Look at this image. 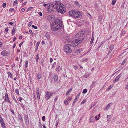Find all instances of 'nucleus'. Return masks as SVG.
<instances>
[{
	"label": "nucleus",
	"instance_id": "9d476101",
	"mask_svg": "<svg viewBox=\"0 0 128 128\" xmlns=\"http://www.w3.org/2000/svg\"><path fill=\"white\" fill-rule=\"evenodd\" d=\"M52 95V94L49 92H47L46 95V97L47 100H48L49 98H50Z\"/></svg>",
	"mask_w": 128,
	"mask_h": 128
},
{
	"label": "nucleus",
	"instance_id": "c9c22d12",
	"mask_svg": "<svg viewBox=\"0 0 128 128\" xmlns=\"http://www.w3.org/2000/svg\"><path fill=\"white\" fill-rule=\"evenodd\" d=\"M113 87V86H112V85H111L108 88H107V90H109L111 88H112V87Z\"/></svg>",
	"mask_w": 128,
	"mask_h": 128
},
{
	"label": "nucleus",
	"instance_id": "ea45409f",
	"mask_svg": "<svg viewBox=\"0 0 128 128\" xmlns=\"http://www.w3.org/2000/svg\"><path fill=\"white\" fill-rule=\"evenodd\" d=\"M56 62H55L53 64L52 66V68H54L55 66L56 65Z\"/></svg>",
	"mask_w": 128,
	"mask_h": 128
},
{
	"label": "nucleus",
	"instance_id": "a18cd8bd",
	"mask_svg": "<svg viewBox=\"0 0 128 128\" xmlns=\"http://www.w3.org/2000/svg\"><path fill=\"white\" fill-rule=\"evenodd\" d=\"M14 8H10L9 10V12H13L14 11Z\"/></svg>",
	"mask_w": 128,
	"mask_h": 128
},
{
	"label": "nucleus",
	"instance_id": "a211bd4d",
	"mask_svg": "<svg viewBox=\"0 0 128 128\" xmlns=\"http://www.w3.org/2000/svg\"><path fill=\"white\" fill-rule=\"evenodd\" d=\"M42 77V76L40 73H38L37 75V78L38 79H40Z\"/></svg>",
	"mask_w": 128,
	"mask_h": 128
},
{
	"label": "nucleus",
	"instance_id": "0eeeda50",
	"mask_svg": "<svg viewBox=\"0 0 128 128\" xmlns=\"http://www.w3.org/2000/svg\"><path fill=\"white\" fill-rule=\"evenodd\" d=\"M85 30H81L76 35L75 37L76 38H78L82 36L85 33Z\"/></svg>",
	"mask_w": 128,
	"mask_h": 128
},
{
	"label": "nucleus",
	"instance_id": "680f3d73",
	"mask_svg": "<svg viewBox=\"0 0 128 128\" xmlns=\"http://www.w3.org/2000/svg\"><path fill=\"white\" fill-rule=\"evenodd\" d=\"M22 98L20 97H19V98H18V99L21 102V100H22Z\"/></svg>",
	"mask_w": 128,
	"mask_h": 128
},
{
	"label": "nucleus",
	"instance_id": "473e14b6",
	"mask_svg": "<svg viewBox=\"0 0 128 128\" xmlns=\"http://www.w3.org/2000/svg\"><path fill=\"white\" fill-rule=\"evenodd\" d=\"M87 91V90L86 89H84L83 90L82 92V93L83 94H85L86 92Z\"/></svg>",
	"mask_w": 128,
	"mask_h": 128
},
{
	"label": "nucleus",
	"instance_id": "2eb2a0df",
	"mask_svg": "<svg viewBox=\"0 0 128 128\" xmlns=\"http://www.w3.org/2000/svg\"><path fill=\"white\" fill-rule=\"evenodd\" d=\"M114 48V46L113 45H111L110 47V50L109 51L108 53V54H109L110 53L112 52V50H113Z\"/></svg>",
	"mask_w": 128,
	"mask_h": 128
},
{
	"label": "nucleus",
	"instance_id": "052dcab7",
	"mask_svg": "<svg viewBox=\"0 0 128 128\" xmlns=\"http://www.w3.org/2000/svg\"><path fill=\"white\" fill-rule=\"evenodd\" d=\"M23 42H22L20 43L19 44V47H20L21 46L22 44H23Z\"/></svg>",
	"mask_w": 128,
	"mask_h": 128
},
{
	"label": "nucleus",
	"instance_id": "7ed1b4c3",
	"mask_svg": "<svg viewBox=\"0 0 128 128\" xmlns=\"http://www.w3.org/2000/svg\"><path fill=\"white\" fill-rule=\"evenodd\" d=\"M66 10V8L64 6L63 4H62L61 6H60V7L58 8V9H56V10L58 13L63 14L65 12Z\"/></svg>",
	"mask_w": 128,
	"mask_h": 128
},
{
	"label": "nucleus",
	"instance_id": "4c0bfd02",
	"mask_svg": "<svg viewBox=\"0 0 128 128\" xmlns=\"http://www.w3.org/2000/svg\"><path fill=\"white\" fill-rule=\"evenodd\" d=\"M28 61L27 60H26L25 62V67L26 68L28 66Z\"/></svg>",
	"mask_w": 128,
	"mask_h": 128
},
{
	"label": "nucleus",
	"instance_id": "4468645a",
	"mask_svg": "<svg viewBox=\"0 0 128 128\" xmlns=\"http://www.w3.org/2000/svg\"><path fill=\"white\" fill-rule=\"evenodd\" d=\"M40 90L38 88H37L36 89V95L38 99L39 100L40 99Z\"/></svg>",
	"mask_w": 128,
	"mask_h": 128
},
{
	"label": "nucleus",
	"instance_id": "5701e85b",
	"mask_svg": "<svg viewBox=\"0 0 128 128\" xmlns=\"http://www.w3.org/2000/svg\"><path fill=\"white\" fill-rule=\"evenodd\" d=\"M72 90V88H70V89H69L66 92V96H67L70 93Z\"/></svg>",
	"mask_w": 128,
	"mask_h": 128
},
{
	"label": "nucleus",
	"instance_id": "72a5a7b5",
	"mask_svg": "<svg viewBox=\"0 0 128 128\" xmlns=\"http://www.w3.org/2000/svg\"><path fill=\"white\" fill-rule=\"evenodd\" d=\"M12 98H13V99L14 100V101L16 102V103H18L17 100L14 96H12Z\"/></svg>",
	"mask_w": 128,
	"mask_h": 128
},
{
	"label": "nucleus",
	"instance_id": "49530a36",
	"mask_svg": "<svg viewBox=\"0 0 128 128\" xmlns=\"http://www.w3.org/2000/svg\"><path fill=\"white\" fill-rule=\"evenodd\" d=\"M6 4L5 3H4L2 5V6L3 8H5L6 7Z\"/></svg>",
	"mask_w": 128,
	"mask_h": 128
},
{
	"label": "nucleus",
	"instance_id": "e433bc0d",
	"mask_svg": "<svg viewBox=\"0 0 128 128\" xmlns=\"http://www.w3.org/2000/svg\"><path fill=\"white\" fill-rule=\"evenodd\" d=\"M125 32L124 31V30H122L121 32V34L122 35H123L125 34Z\"/></svg>",
	"mask_w": 128,
	"mask_h": 128
},
{
	"label": "nucleus",
	"instance_id": "e2e57ef3",
	"mask_svg": "<svg viewBox=\"0 0 128 128\" xmlns=\"http://www.w3.org/2000/svg\"><path fill=\"white\" fill-rule=\"evenodd\" d=\"M68 101H67V100H66V101H64V104H68Z\"/></svg>",
	"mask_w": 128,
	"mask_h": 128
},
{
	"label": "nucleus",
	"instance_id": "338daca9",
	"mask_svg": "<svg viewBox=\"0 0 128 128\" xmlns=\"http://www.w3.org/2000/svg\"><path fill=\"white\" fill-rule=\"evenodd\" d=\"M16 39V37H14V38H13V41L14 42V41Z\"/></svg>",
	"mask_w": 128,
	"mask_h": 128
},
{
	"label": "nucleus",
	"instance_id": "bb28decb",
	"mask_svg": "<svg viewBox=\"0 0 128 128\" xmlns=\"http://www.w3.org/2000/svg\"><path fill=\"white\" fill-rule=\"evenodd\" d=\"M8 76H10V77L12 78V74L10 72H8Z\"/></svg>",
	"mask_w": 128,
	"mask_h": 128
},
{
	"label": "nucleus",
	"instance_id": "f3484780",
	"mask_svg": "<svg viewBox=\"0 0 128 128\" xmlns=\"http://www.w3.org/2000/svg\"><path fill=\"white\" fill-rule=\"evenodd\" d=\"M54 79L56 82H57L58 80V77L57 74H55L54 75Z\"/></svg>",
	"mask_w": 128,
	"mask_h": 128
},
{
	"label": "nucleus",
	"instance_id": "4d7b16f0",
	"mask_svg": "<svg viewBox=\"0 0 128 128\" xmlns=\"http://www.w3.org/2000/svg\"><path fill=\"white\" fill-rule=\"evenodd\" d=\"M77 99V98H76L74 100L73 102V104L75 103L77 101V100H76Z\"/></svg>",
	"mask_w": 128,
	"mask_h": 128
},
{
	"label": "nucleus",
	"instance_id": "8fccbe9b",
	"mask_svg": "<svg viewBox=\"0 0 128 128\" xmlns=\"http://www.w3.org/2000/svg\"><path fill=\"white\" fill-rule=\"evenodd\" d=\"M39 44H40V43L39 42H37V43L36 44V48H38V46Z\"/></svg>",
	"mask_w": 128,
	"mask_h": 128
},
{
	"label": "nucleus",
	"instance_id": "1a4fd4ad",
	"mask_svg": "<svg viewBox=\"0 0 128 128\" xmlns=\"http://www.w3.org/2000/svg\"><path fill=\"white\" fill-rule=\"evenodd\" d=\"M24 120L26 125H28L29 124V120L28 119V116L26 114L24 115Z\"/></svg>",
	"mask_w": 128,
	"mask_h": 128
},
{
	"label": "nucleus",
	"instance_id": "cd10ccee",
	"mask_svg": "<svg viewBox=\"0 0 128 128\" xmlns=\"http://www.w3.org/2000/svg\"><path fill=\"white\" fill-rule=\"evenodd\" d=\"M60 65H58V66L57 67V68L56 69V71L58 70L59 71L60 70Z\"/></svg>",
	"mask_w": 128,
	"mask_h": 128
},
{
	"label": "nucleus",
	"instance_id": "aec40b11",
	"mask_svg": "<svg viewBox=\"0 0 128 128\" xmlns=\"http://www.w3.org/2000/svg\"><path fill=\"white\" fill-rule=\"evenodd\" d=\"M49 18H50V20H54L55 18V16L54 15H52L51 16H49Z\"/></svg>",
	"mask_w": 128,
	"mask_h": 128
},
{
	"label": "nucleus",
	"instance_id": "6e6d98bb",
	"mask_svg": "<svg viewBox=\"0 0 128 128\" xmlns=\"http://www.w3.org/2000/svg\"><path fill=\"white\" fill-rule=\"evenodd\" d=\"M40 16H42V14L41 12H39L38 13Z\"/></svg>",
	"mask_w": 128,
	"mask_h": 128
},
{
	"label": "nucleus",
	"instance_id": "c03bdc74",
	"mask_svg": "<svg viewBox=\"0 0 128 128\" xmlns=\"http://www.w3.org/2000/svg\"><path fill=\"white\" fill-rule=\"evenodd\" d=\"M80 93H78L76 96V98H78L79 96H80Z\"/></svg>",
	"mask_w": 128,
	"mask_h": 128
},
{
	"label": "nucleus",
	"instance_id": "20e7f679",
	"mask_svg": "<svg viewBox=\"0 0 128 128\" xmlns=\"http://www.w3.org/2000/svg\"><path fill=\"white\" fill-rule=\"evenodd\" d=\"M71 44H66L64 47V50L66 52L71 53L72 52V50L70 48Z\"/></svg>",
	"mask_w": 128,
	"mask_h": 128
},
{
	"label": "nucleus",
	"instance_id": "b1692460",
	"mask_svg": "<svg viewBox=\"0 0 128 128\" xmlns=\"http://www.w3.org/2000/svg\"><path fill=\"white\" fill-rule=\"evenodd\" d=\"M121 74H120L118 76L116 77L115 78L117 80H118V79L121 76Z\"/></svg>",
	"mask_w": 128,
	"mask_h": 128
},
{
	"label": "nucleus",
	"instance_id": "a19ab883",
	"mask_svg": "<svg viewBox=\"0 0 128 128\" xmlns=\"http://www.w3.org/2000/svg\"><path fill=\"white\" fill-rule=\"evenodd\" d=\"M89 75H90V74H85L84 75V77L85 78H87V77H88L89 76Z\"/></svg>",
	"mask_w": 128,
	"mask_h": 128
},
{
	"label": "nucleus",
	"instance_id": "7c9ffc66",
	"mask_svg": "<svg viewBox=\"0 0 128 128\" xmlns=\"http://www.w3.org/2000/svg\"><path fill=\"white\" fill-rule=\"evenodd\" d=\"M15 92L18 95H19L18 89L16 88V89Z\"/></svg>",
	"mask_w": 128,
	"mask_h": 128
},
{
	"label": "nucleus",
	"instance_id": "f03ea898",
	"mask_svg": "<svg viewBox=\"0 0 128 128\" xmlns=\"http://www.w3.org/2000/svg\"><path fill=\"white\" fill-rule=\"evenodd\" d=\"M80 38L74 40L71 44V46H76L80 44L82 42Z\"/></svg>",
	"mask_w": 128,
	"mask_h": 128
},
{
	"label": "nucleus",
	"instance_id": "de8ad7c7",
	"mask_svg": "<svg viewBox=\"0 0 128 128\" xmlns=\"http://www.w3.org/2000/svg\"><path fill=\"white\" fill-rule=\"evenodd\" d=\"M32 21H31V22H30L29 23H28V26H31V25H32Z\"/></svg>",
	"mask_w": 128,
	"mask_h": 128
},
{
	"label": "nucleus",
	"instance_id": "c756f323",
	"mask_svg": "<svg viewBox=\"0 0 128 128\" xmlns=\"http://www.w3.org/2000/svg\"><path fill=\"white\" fill-rule=\"evenodd\" d=\"M46 38L48 39L50 36V34L48 32H46Z\"/></svg>",
	"mask_w": 128,
	"mask_h": 128
},
{
	"label": "nucleus",
	"instance_id": "5fc2aeb1",
	"mask_svg": "<svg viewBox=\"0 0 128 128\" xmlns=\"http://www.w3.org/2000/svg\"><path fill=\"white\" fill-rule=\"evenodd\" d=\"M86 101V100H83L82 102H81V104H84L85 102Z\"/></svg>",
	"mask_w": 128,
	"mask_h": 128
},
{
	"label": "nucleus",
	"instance_id": "9b49d317",
	"mask_svg": "<svg viewBox=\"0 0 128 128\" xmlns=\"http://www.w3.org/2000/svg\"><path fill=\"white\" fill-rule=\"evenodd\" d=\"M5 100L7 102H8L10 104H11V102L8 97V95L7 93H6L5 94Z\"/></svg>",
	"mask_w": 128,
	"mask_h": 128
},
{
	"label": "nucleus",
	"instance_id": "6ab92c4d",
	"mask_svg": "<svg viewBox=\"0 0 128 128\" xmlns=\"http://www.w3.org/2000/svg\"><path fill=\"white\" fill-rule=\"evenodd\" d=\"M16 32V26H14L12 30V35H14L15 34Z\"/></svg>",
	"mask_w": 128,
	"mask_h": 128
},
{
	"label": "nucleus",
	"instance_id": "09e8293b",
	"mask_svg": "<svg viewBox=\"0 0 128 128\" xmlns=\"http://www.w3.org/2000/svg\"><path fill=\"white\" fill-rule=\"evenodd\" d=\"M45 117L44 116H43L42 117V120L43 121L45 120Z\"/></svg>",
	"mask_w": 128,
	"mask_h": 128
},
{
	"label": "nucleus",
	"instance_id": "2f4dec72",
	"mask_svg": "<svg viewBox=\"0 0 128 128\" xmlns=\"http://www.w3.org/2000/svg\"><path fill=\"white\" fill-rule=\"evenodd\" d=\"M116 2V0H112V5H114L115 4Z\"/></svg>",
	"mask_w": 128,
	"mask_h": 128
},
{
	"label": "nucleus",
	"instance_id": "0e129e2a",
	"mask_svg": "<svg viewBox=\"0 0 128 128\" xmlns=\"http://www.w3.org/2000/svg\"><path fill=\"white\" fill-rule=\"evenodd\" d=\"M53 59L52 58H50V63H51L53 61Z\"/></svg>",
	"mask_w": 128,
	"mask_h": 128
},
{
	"label": "nucleus",
	"instance_id": "ddd939ff",
	"mask_svg": "<svg viewBox=\"0 0 128 128\" xmlns=\"http://www.w3.org/2000/svg\"><path fill=\"white\" fill-rule=\"evenodd\" d=\"M75 12V10H71L69 12V14L71 16L73 17Z\"/></svg>",
	"mask_w": 128,
	"mask_h": 128
},
{
	"label": "nucleus",
	"instance_id": "412c9836",
	"mask_svg": "<svg viewBox=\"0 0 128 128\" xmlns=\"http://www.w3.org/2000/svg\"><path fill=\"white\" fill-rule=\"evenodd\" d=\"M111 104V103H110L108 104V105L106 107V108L104 109V110H107L108 109H109L110 106V104Z\"/></svg>",
	"mask_w": 128,
	"mask_h": 128
},
{
	"label": "nucleus",
	"instance_id": "58836bf2",
	"mask_svg": "<svg viewBox=\"0 0 128 128\" xmlns=\"http://www.w3.org/2000/svg\"><path fill=\"white\" fill-rule=\"evenodd\" d=\"M32 28H34L35 29H36L38 28V27L36 26H35L33 25H32Z\"/></svg>",
	"mask_w": 128,
	"mask_h": 128
},
{
	"label": "nucleus",
	"instance_id": "dca6fc26",
	"mask_svg": "<svg viewBox=\"0 0 128 128\" xmlns=\"http://www.w3.org/2000/svg\"><path fill=\"white\" fill-rule=\"evenodd\" d=\"M0 122L2 126V128H6L4 120Z\"/></svg>",
	"mask_w": 128,
	"mask_h": 128
},
{
	"label": "nucleus",
	"instance_id": "13d9d810",
	"mask_svg": "<svg viewBox=\"0 0 128 128\" xmlns=\"http://www.w3.org/2000/svg\"><path fill=\"white\" fill-rule=\"evenodd\" d=\"M29 31L30 33V34H33L32 32V30H29Z\"/></svg>",
	"mask_w": 128,
	"mask_h": 128
},
{
	"label": "nucleus",
	"instance_id": "37998d69",
	"mask_svg": "<svg viewBox=\"0 0 128 128\" xmlns=\"http://www.w3.org/2000/svg\"><path fill=\"white\" fill-rule=\"evenodd\" d=\"M33 8L32 7H30L28 8L27 10V12H28V11H29L30 10H31Z\"/></svg>",
	"mask_w": 128,
	"mask_h": 128
},
{
	"label": "nucleus",
	"instance_id": "a878e982",
	"mask_svg": "<svg viewBox=\"0 0 128 128\" xmlns=\"http://www.w3.org/2000/svg\"><path fill=\"white\" fill-rule=\"evenodd\" d=\"M94 38V37H93L92 36L91 40L90 42V43L91 44H92V43H93Z\"/></svg>",
	"mask_w": 128,
	"mask_h": 128
},
{
	"label": "nucleus",
	"instance_id": "c85d7f7f",
	"mask_svg": "<svg viewBox=\"0 0 128 128\" xmlns=\"http://www.w3.org/2000/svg\"><path fill=\"white\" fill-rule=\"evenodd\" d=\"M75 4L78 7H80V5L78 2L76 1L74 2Z\"/></svg>",
	"mask_w": 128,
	"mask_h": 128
},
{
	"label": "nucleus",
	"instance_id": "774afa93",
	"mask_svg": "<svg viewBox=\"0 0 128 128\" xmlns=\"http://www.w3.org/2000/svg\"><path fill=\"white\" fill-rule=\"evenodd\" d=\"M22 11V12H24L25 10V9L24 8H22L21 9Z\"/></svg>",
	"mask_w": 128,
	"mask_h": 128
},
{
	"label": "nucleus",
	"instance_id": "39448f33",
	"mask_svg": "<svg viewBox=\"0 0 128 128\" xmlns=\"http://www.w3.org/2000/svg\"><path fill=\"white\" fill-rule=\"evenodd\" d=\"M52 6L56 10V9H58V8L60 7V6L61 5V4L59 1H56L52 3Z\"/></svg>",
	"mask_w": 128,
	"mask_h": 128
},
{
	"label": "nucleus",
	"instance_id": "f257e3e1",
	"mask_svg": "<svg viewBox=\"0 0 128 128\" xmlns=\"http://www.w3.org/2000/svg\"><path fill=\"white\" fill-rule=\"evenodd\" d=\"M54 21V22L50 25L52 29L55 31L60 30L62 26V21L59 18L55 19Z\"/></svg>",
	"mask_w": 128,
	"mask_h": 128
},
{
	"label": "nucleus",
	"instance_id": "603ef678",
	"mask_svg": "<svg viewBox=\"0 0 128 128\" xmlns=\"http://www.w3.org/2000/svg\"><path fill=\"white\" fill-rule=\"evenodd\" d=\"M8 28H7L5 29V31L6 32H8Z\"/></svg>",
	"mask_w": 128,
	"mask_h": 128
},
{
	"label": "nucleus",
	"instance_id": "864d4df0",
	"mask_svg": "<svg viewBox=\"0 0 128 128\" xmlns=\"http://www.w3.org/2000/svg\"><path fill=\"white\" fill-rule=\"evenodd\" d=\"M3 120L2 117L1 115H0V122Z\"/></svg>",
	"mask_w": 128,
	"mask_h": 128
},
{
	"label": "nucleus",
	"instance_id": "393cba45",
	"mask_svg": "<svg viewBox=\"0 0 128 128\" xmlns=\"http://www.w3.org/2000/svg\"><path fill=\"white\" fill-rule=\"evenodd\" d=\"M88 60V59L87 58H83V60H82V62H87Z\"/></svg>",
	"mask_w": 128,
	"mask_h": 128
},
{
	"label": "nucleus",
	"instance_id": "79ce46f5",
	"mask_svg": "<svg viewBox=\"0 0 128 128\" xmlns=\"http://www.w3.org/2000/svg\"><path fill=\"white\" fill-rule=\"evenodd\" d=\"M44 60H42V62H41V64H42V66H44Z\"/></svg>",
	"mask_w": 128,
	"mask_h": 128
},
{
	"label": "nucleus",
	"instance_id": "4be33fe9",
	"mask_svg": "<svg viewBox=\"0 0 128 128\" xmlns=\"http://www.w3.org/2000/svg\"><path fill=\"white\" fill-rule=\"evenodd\" d=\"M80 38V40H82V41L85 42V41H86V40L87 38L86 37L84 36V37L83 38Z\"/></svg>",
	"mask_w": 128,
	"mask_h": 128
},
{
	"label": "nucleus",
	"instance_id": "3c124183",
	"mask_svg": "<svg viewBox=\"0 0 128 128\" xmlns=\"http://www.w3.org/2000/svg\"><path fill=\"white\" fill-rule=\"evenodd\" d=\"M95 105V104H93L90 107V108L89 109V110H90L93 107H94V106Z\"/></svg>",
	"mask_w": 128,
	"mask_h": 128
},
{
	"label": "nucleus",
	"instance_id": "f8f14e48",
	"mask_svg": "<svg viewBox=\"0 0 128 128\" xmlns=\"http://www.w3.org/2000/svg\"><path fill=\"white\" fill-rule=\"evenodd\" d=\"M1 54L2 55L6 56L8 55V52L6 50H4L1 52Z\"/></svg>",
	"mask_w": 128,
	"mask_h": 128
},
{
	"label": "nucleus",
	"instance_id": "423d86ee",
	"mask_svg": "<svg viewBox=\"0 0 128 128\" xmlns=\"http://www.w3.org/2000/svg\"><path fill=\"white\" fill-rule=\"evenodd\" d=\"M47 9L48 11L50 12H53V7L52 4L51 3L48 4Z\"/></svg>",
	"mask_w": 128,
	"mask_h": 128
},
{
	"label": "nucleus",
	"instance_id": "f704fd0d",
	"mask_svg": "<svg viewBox=\"0 0 128 128\" xmlns=\"http://www.w3.org/2000/svg\"><path fill=\"white\" fill-rule=\"evenodd\" d=\"M18 3V0H16L14 1L13 4L14 5H15Z\"/></svg>",
	"mask_w": 128,
	"mask_h": 128
},
{
	"label": "nucleus",
	"instance_id": "69168bd1",
	"mask_svg": "<svg viewBox=\"0 0 128 128\" xmlns=\"http://www.w3.org/2000/svg\"><path fill=\"white\" fill-rule=\"evenodd\" d=\"M39 58V57H36V60L37 62H38Z\"/></svg>",
	"mask_w": 128,
	"mask_h": 128
},
{
	"label": "nucleus",
	"instance_id": "bf43d9fd",
	"mask_svg": "<svg viewBox=\"0 0 128 128\" xmlns=\"http://www.w3.org/2000/svg\"><path fill=\"white\" fill-rule=\"evenodd\" d=\"M10 111L13 114H14V111L12 109H10Z\"/></svg>",
	"mask_w": 128,
	"mask_h": 128
},
{
	"label": "nucleus",
	"instance_id": "6e6552de",
	"mask_svg": "<svg viewBox=\"0 0 128 128\" xmlns=\"http://www.w3.org/2000/svg\"><path fill=\"white\" fill-rule=\"evenodd\" d=\"M74 16L73 17L76 18H78L81 17L82 15L80 12L76 11L75 10Z\"/></svg>",
	"mask_w": 128,
	"mask_h": 128
}]
</instances>
